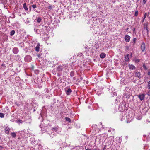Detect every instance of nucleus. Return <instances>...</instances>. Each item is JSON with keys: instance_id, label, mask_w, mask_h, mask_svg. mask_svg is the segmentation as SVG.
Returning <instances> with one entry per match:
<instances>
[{"instance_id": "6e6552de", "label": "nucleus", "mask_w": 150, "mask_h": 150, "mask_svg": "<svg viewBox=\"0 0 150 150\" xmlns=\"http://www.w3.org/2000/svg\"><path fill=\"white\" fill-rule=\"evenodd\" d=\"M13 52L15 54H17L18 52V50L16 47H14L13 49Z\"/></svg>"}, {"instance_id": "72a5a7b5", "label": "nucleus", "mask_w": 150, "mask_h": 150, "mask_svg": "<svg viewBox=\"0 0 150 150\" xmlns=\"http://www.w3.org/2000/svg\"><path fill=\"white\" fill-rule=\"evenodd\" d=\"M32 7L33 8H36V5L35 4H34L32 5Z\"/></svg>"}, {"instance_id": "a211bd4d", "label": "nucleus", "mask_w": 150, "mask_h": 150, "mask_svg": "<svg viewBox=\"0 0 150 150\" xmlns=\"http://www.w3.org/2000/svg\"><path fill=\"white\" fill-rule=\"evenodd\" d=\"M11 136L13 138H15L16 135V134L15 132H12L11 133Z\"/></svg>"}, {"instance_id": "4c0bfd02", "label": "nucleus", "mask_w": 150, "mask_h": 150, "mask_svg": "<svg viewBox=\"0 0 150 150\" xmlns=\"http://www.w3.org/2000/svg\"><path fill=\"white\" fill-rule=\"evenodd\" d=\"M70 75H71V76H74V73L73 72H71Z\"/></svg>"}, {"instance_id": "79ce46f5", "label": "nucleus", "mask_w": 150, "mask_h": 150, "mask_svg": "<svg viewBox=\"0 0 150 150\" xmlns=\"http://www.w3.org/2000/svg\"><path fill=\"white\" fill-rule=\"evenodd\" d=\"M86 150H91V149H86Z\"/></svg>"}, {"instance_id": "9d476101", "label": "nucleus", "mask_w": 150, "mask_h": 150, "mask_svg": "<svg viewBox=\"0 0 150 150\" xmlns=\"http://www.w3.org/2000/svg\"><path fill=\"white\" fill-rule=\"evenodd\" d=\"M72 90L70 88H68L66 91V94L67 95H69L72 92Z\"/></svg>"}, {"instance_id": "aec40b11", "label": "nucleus", "mask_w": 150, "mask_h": 150, "mask_svg": "<svg viewBox=\"0 0 150 150\" xmlns=\"http://www.w3.org/2000/svg\"><path fill=\"white\" fill-rule=\"evenodd\" d=\"M133 61L135 63H138L139 62L140 60L138 59H133Z\"/></svg>"}, {"instance_id": "f3484780", "label": "nucleus", "mask_w": 150, "mask_h": 150, "mask_svg": "<svg viewBox=\"0 0 150 150\" xmlns=\"http://www.w3.org/2000/svg\"><path fill=\"white\" fill-rule=\"evenodd\" d=\"M106 54L103 53H101L100 55V57L101 58H104L105 57Z\"/></svg>"}, {"instance_id": "a19ab883", "label": "nucleus", "mask_w": 150, "mask_h": 150, "mask_svg": "<svg viewBox=\"0 0 150 150\" xmlns=\"http://www.w3.org/2000/svg\"><path fill=\"white\" fill-rule=\"evenodd\" d=\"M135 28H134L133 29V31L134 33V31H135Z\"/></svg>"}, {"instance_id": "6ab92c4d", "label": "nucleus", "mask_w": 150, "mask_h": 150, "mask_svg": "<svg viewBox=\"0 0 150 150\" xmlns=\"http://www.w3.org/2000/svg\"><path fill=\"white\" fill-rule=\"evenodd\" d=\"M42 19L40 17H38L37 19V22L38 23H40Z\"/></svg>"}, {"instance_id": "bb28decb", "label": "nucleus", "mask_w": 150, "mask_h": 150, "mask_svg": "<svg viewBox=\"0 0 150 150\" xmlns=\"http://www.w3.org/2000/svg\"><path fill=\"white\" fill-rule=\"evenodd\" d=\"M4 114L2 113H0V117L1 118L4 117Z\"/></svg>"}, {"instance_id": "0eeeda50", "label": "nucleus", "mask_w": 150, "mask_h": 150, "mask_svg": "<svg viewBox=\"0 0 150 150\" xmlns=\"http://www.w3.org/2000/svg\"><path fill=\"white\" fill-rule=\"evenodd\" d=\"M145 97V95L144 94L139 95L138 97L141 100H143Z\"/></svg>"}, {"instance_id": "2eb2a0df", "label": "nucleus", "mask_w": 150, "mask_h": 150, "mask_svg": "<svg viewBox=\"0 0 150 150\" xmlns=\"http://www.w3.org/2000/svg\"><path fill=\"white\" fill-rule=\"evenodd\" d=\"M40 49V45L39 44H38L37 45L36 47H35V50L37 52H38L39 51Z\"/></svg>"}, {"instance_id": "c756f323", "label": "nucleus", "mask_w": 150, "mask_h": 150, "mask_svg": "<svg viewBox=\"0 0 150 150\" xmlns=\"http://www.w3.org/2000/svg\"><path fill=\"white\" fill-rule=\"evenodd\" d=\"M48 8L50 10H51L52 8V6L51 5H50L48 7Z\"/></svg>"}, {"instance_id": "f257e3e1", "label": "nucleus", "mask_w": 150, "mask_h": 150, "mask_svg": "<svg viewBox=\"0 0 150 150\" xmlns=\"http://www.w3.org/2000/svg\"><path fill=\"white\" fill-rule=\"evenodd\" d=\"M24 59L25 62H29L31 60L32 57L30 55H27L25 57Z\"/></svg>"}, {"instance_id": "423d86ee", "label": "nucleus", "mask_w": 150, "mask_h": 150, "mask_svg": "<svg viewBox=\"0 0 150 150\" xmlns=\"http://www.w3.org/2000/svg\"><path fill=\"white\" fill-rule=\"evenodd\" d=\"M145 44L143 43L141 46V49L142 52H144L145 49Z\"/></svg>"}, {"instance_id": "c85d7f7f", "label": "nucleus", "mask_w": 150, "mask_h": 150, "mask_svg": "<svg viewBox=\"0 0 150 150\" xmlns=\"http://www.w3.org/2000/svg\"><path fill=\"white\" fill-rule=\"evenodd\" d=\"M136 38H134L133 40V42L134 43V44L136 41Z\"/></svg>"}, {"instance_id": "412c9836", "label": "nucleus", "mask_w": 150, "mask_h": 150, "mask_svg": "<svg viewBox=\"0 0 150 150\" xmlns=\"http://www.w3.org/2000/svg\"><path fill=\"white\" fill-rule=\"evenodd\" d=\"M34 30L35 32L36 33H37L38 34H39L40 33V30L39 29H34Z\"/></svg>"}, {"instance_id": "4be33fe9", "label": "nucleus", "mask_w": 150, "mask_h": 150, "mask_svg": "<svg viewBox=\"0 0 150 150\" xmlns=\"http://www.w3.org/2000/svg\"><path fill=\"white\" fill-rule=\"evenodd\" d=\"M65 119L66 120V121H68L70 123L71 122V120L70 118L68 117H66L65 118Z\"/></svg>"}, {"instance_id": "9b49d317", "label": "nucleus", "mask_w": 150, "mask_h": 150, "mask_svg": "<svg viewBox=\"0 0 150 150\" xmlns=\"http://www.w3.org/2000/svg\"><path fill=\"white\" fill-rule=\"evenodd\" d=\"M141 74L140 72L137 71H135V76L139 78H140Z\"/></svg>"}, {"instance_id": "37998d69", "label": "nucleus", "mask_w": 150, "mask_h": 150, "mask_svg": "<svg viewBox=\"0 0 150 150\" xmlns=\"http://www.w3.org/2000/svg\"><path fill=\"white\" fill-rule=\"evenodd\" d=\"M110 130H108V131L109 132L110 131Z\"/></svg>"}, {"instance_id": "473e14b6", "label": "nucleus", "mask_w": 150, "mask_h": 150, "mask_svg": "<svg viewBox=\"0 0 150 150\" xmlns=\"http://www.w3.org/2000/svg\"><path fill=\"white\" fill-rule=\"evenodd\" d=\"M146 16H147V13H145L144 14V15L143 17L142 18H143L145 19L146 18Z\"/></svg>"}, {"instance_id": "2f4dec72", "label": "nucleus", "mask_w": 150, "mask_h": 150, "mask_svg": "<svg viewBox=\"0 0 150 150\" xmlns=\"http://www.w3.org/2000/svg\"><path fill=\"white\" fill-rule=\"evenodd\" d=\"M22 121L20 120H18L17 121V122L18 123H22Z\"/></svg>"}, {"instance_id": "7ed1b4c3", "label": "nucleus", "mask_w": 150, "mask_h": 150, "mask_svg": "<svg viewBox=\"0 0 150 150\" xmlns=\"http://www.w3.org/2000/svg\"><path fill=\"white\" fill-rule=\"evenodd\" d=\"M124 108L125 107L124 105H120L119 106V110L120 112H122L124 110Z\"/></svg>"}, {"instance_id": "a18cd8bd", "label": "nucleus", "mask_w": 150, "mask_h": 150, "mask_svg": "<svg viewBox=\"0 0 150 150\" xmlns=\"http://www.w3.org/2000/svg\"><path fill=\"white\" fill-rule=\"evenodd\" d=\"M103 150H104V149Z\"/></svg>"}, {"instance_id": "393cba45", "label": "nucleus", "mask_w": 150, "mask_h": 150, "mask_svg": "<svg viewBox=\"0 0 150 150\" xmlns=\"http://www.w3.org/2000/svg\"><path fill=\"white\" fill-rule=\"evenodd\" d=\"M68 64H65L63 66V68H65L66 69H68Z\"/></svg>"}, {"instance_id": "f704fd0d", "label": "nucleus", "mask_w": 150, "mask_h": 150, "mask_svg": "<svg viewBox=\"0 0 150 150\" xmlns=\"http://www.w3.org/2000/svg\"><path fill=\"white\" fill-rule=\"evenodd\" d=\"M147 94L149 96H150V89L147 92Z\"/></svg>"}, {"instance_id": "20e7f679", "label": "nucleus", "mask_w": 150, "mask_h": 150, "mask_svg": "<svg viewBox=\"0 0 150 150\" xmlns=\"http://www.w3.org/2000/svg\"><path fill=\"white\" fill-rule=\"evenodd\" d=\"M131 121V117L130 115L127 116V123H130Z\"/></svg>"}, {"instance_id": "a878e982", "label": "nucleus", "mask_w": 150, "mask_h": 150, "mask_svg": "<svg viewBox=\"0 0 150 150\" xmlns=\"http://www.w3.org/2000/svg\"><path fill=\"white\" fill-rule=\"evenodd\" d=\"M147 88L149 89H150V81L148 82Z\"/></svg>"}, {"instance_id": "c9c22d12", "label": "nucleus", "mask_w": 150, "mask_h": 150, "mask_svg": "<svg viewBox=\"0 0 150 150\" xmlns=\"http://www.w3.org/2000/svg\"><path fill=\"white\" fill-rule=\"evenodd\" d=\"M135 69V67L134 66L132 65V69Z\"/></svg>"}, {"instance_id": "1a4fd4ad", "label": "nucleus", "mask_w": 150, "mask_h": 150, "mask_svg": "<svg viewBox=\"0 0 150 150\" xmlns=\"http://www.w3.org/2000/svg\"><path fill=\"white\" fill-rule=\"evenodd\" d=\"M63 69V67L61 66H59L57 68V70L58 71H60L62 70Z\"/></svg>"}, {"instance_id": "7c9ffc66", "label": "nucleus", "mask_w": 150, "mask_h": 150, "mask_svg": "<svg viewBox=\"0 0 150 150\" xmlns=\"http://www.w3.org/2000/svg\"><path fill=\"white\" fill-rule=\"evenodd\" d=\"M138 11H136L135 12V14H134L135 16H137L138 15Z\"/></svg>"}, {"instance_id": "cd10ccee", "label": "nucleus", "mask_w": 150, "mask_h": 150, "mask_svg": "<svg viewBox=\"0 0 150 150\" xmlns=\"http://www.w3.org/2000/svg\"><path fill=\"white\" fill-rule=\"evenodd\" d=\"M143 68L146 70L147 69V68L146 67V66L145 64H144L143 65Z\"/></svg>"}, {"instance_id": "c03bdc74", "label": "nucleus", "mask_w": 150, "mask_h": 150, "mask_svg": "<svg viewBox=\"0 0 150 150\" xmlns=\"http://www.w3.org/2000/svg\"><path fill=\"white\" fill-rule=\"evenodd\" d=\"M4 64H3L2 65V66H4Z\"/></svg>"}, {"instance_id": "5701e85b", "label": "nucleus", "mask_w": 150, "mask_h": 150, "mask_svg": "<svg viewBox=\"0 0 150 150\" xmlns=\"http://www.w3.org/2000/svg\"><path fill=\"white\" fill-rule=\"evenodd\" d=\"M15 33V32L14 30H13L11 31L10 32V35L12 36Z\"/></svg>"}, {"instance_id": "ea45409f", "label": "nucleus", "mask_w": 150, "mask_h": 150, "mask_svg": "<svg viewBox=\"0 0 150 150\" xmlns=\"http://www.w3.org/2000/svg\"><path fill=\"white\" fill-rule=\"evenodd\" d=\"M145 19L144 18H142V23L144 22V20H145Z\"/></svg>"}, {"instance_id": "e433bc0d", "label": "nucleus", "mask_w": 150, "mask_h": 150, "mask_svg": "<svg viewBox=\"0 0 150 150\" xmlns=\"http://www.w3.org/2000/svg\"><path fill=\"white\" fill-rule=\"evenodd\" d=\"M147 0H143V2L144 4H145Z\"/></svg>"}, {"instance_id": "dca6fc26", "label": "nucleus", "mask_w": 150, "mask_h": 150, "mask_svg": "<svg viewBox=\"0 0 150 150\" xmlns=\"http://www.w3.org/2000/svg\"><path fill=\"white\" fill-rule=\"evenodd\" d=\"M23 7L25 11H28V8L27 6H26V3H25L23 4Z\"/></svg>"}, {"instance_id": "b1692460", "label": "nucleus", "mask_w": 150, "mask_h": 150, "mask_svg": "<svg viewBox=\"0 0 150 150\" xmlns=\"http://www.w3.org/2000/svg\"><path fill=\"white\" fill-rule=\"evenodd\" d=\"M125 61L126 62H127L129 61V57L128 56V55L127 56L125 57Z\"/></svg>"}, {"instance_id": "ddd939ff", "label": "nucleus", "mask_w": 150, "mask_h": 150, "mask_svg": "<svg viewBox=\"0 0 150 150\" xmlns=\"http://www.w3.org/2000/svg\"><path fill=\"white\" fill-rule=\"evenodd\" d=\"M130 37L127 35H126L125 37V39L126 42H129L130 40Z\"/></svg>"}, {"instance_id": "f8f14e48", "label": "nucleus", "mask_w": 150, "mask_h": 150, "mask_svg": "<svg viewBox=\"0 0 150 150\" xmlns=\"http://www.w3.org/2000/svg\"><path fill=\"white\" fill-rule=\"evenodd\" d=\"M56 135V133L55 132H52L50 134V136L51 138H52L54 137Z\"/></svg>"}, {"instance_id": "39448f33", "label": "nucleus", "mask_w": 150, "mask_h": 150, "mask_svg": "<svg viewBox=\"0 0 150 150\" xmlns=\"http://www.w3.org/2000/svg\"><path fill=\"white\" fill-rule=\"evenodd\" d=\"M10 129V128L8 127H6L5 128V132L7 134H9V131Z\"/></svg>"}, {"instance_id": "58836bf2", "label": "nucleus", "mask_w": 150, "mask_h": 150, "mask_svg": "<svg viewBox=\"0 0 150 150\" xmlns=\"http://www.w3.org/2000/svg\"><path fill=\"white\" fill-rule=\"evenodd\" d=\"M147 74L148 75L150 76V71L148 72Z\"/></svg>"}, {"instance_id": "f03ea898", "label": "nucleus", "mask_w": 150, "mask_h": 150, "mask_svg": "<svg viewBox=\"0 0 150 150\" xmlns=\"http://www.w3.org/2000/svg\"><path fill=\"white\" fill-rule=\"evenodd\" d=\"M149 23L148 22H146L143 24L144 28V29H145L147 31V34H148L149 30L148 29V26Z\"/></svg>"}, {"instance_id": "4468645a", "label": "nucleus", "mask_w": 150, "mask_h": 150, "mask_svg": "<svg viewBox=\"0 0 150 150\" xmlns=\"http://www.w3.org/2000/svg\"><path fill=\"white\" fill-rule=\"evenodd\" d=\"M58 128V126L57 125L53 127L51 129L52 131H56Z\"/></svg>"}]
</instances>
